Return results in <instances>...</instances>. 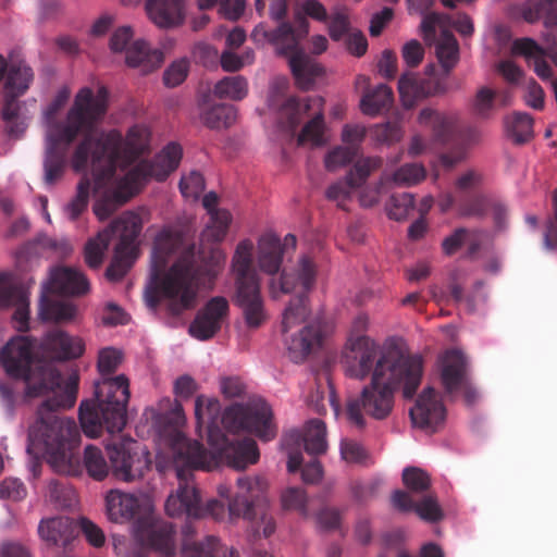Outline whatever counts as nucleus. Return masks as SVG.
Returning a JSON list of instances; mask_svg holds the SVG:
<instances>
[{"label": "nucleus", "mask_w": 557, "mask_h": 557, "mask_svg": "<svg viewBox=\"0 0 557 557\" xmlns=\"http://www.w3.org/2000/svg\"><path fill=\"white\" fill-rule=\"evenodd\" d=\"M82 471L86 469L88 475L96 481H102L109 474V466L102 450L95 446L88 445L84 449Z\"/></svg>", "instance_id": "obj_46"}, {"label": "nucleus", "mask_w": 557, "mask_h": 557, "mask_svg": "<svg viewBox=\"0 0 557 557\" xmlns=\"http://www.w3.org/2000/svg\"><path fill=\"white\" fill-rule=\"evenodd\" d=\"M453 26L460 35L467 37L473 33V23L467 14H458L453 17L443 13H430L426 14L421 23V29L425 39L434 38L436 28L448 29Z\"/></svg>", "instance_id": "obj_29"}, {"label": "nucleus", "mask_w": 557, "mask_h": 557, "mask_svg": "<svg viewBox=\"0 0 557 557\" xmlns=\"http://www.w3.org/2000/svg\"><path fill=\"white\" fill-rule=\"evenodd\" d=\"M403 482L413 493H423L431 486L430 475L418 467L405 468L403 471Z\"/></svg>", "instance_id": "obj_53"}, {"label": "nucleus", "mask_w": 557, "mask_h": 557, "mask_svg": "<svg viewBox=\"0 0 557 557\" xmlns=\"http://www.w3.org/2000/svg\"><path fill=\"white\" fill-rule=\"evenodd\" d=\"M42 287L60 295H82L88 292L89 282L79 270L60 267L51 271L49 281Z\"/></svg>", "instance_id": "obj_26"}, {"label": "nucleus", "mask_w": 557, "mask_h": 557, "mask_svg": "<svg viewBox=\"0 0 557 557\" xmlns=\"http://www.w3.org/2000/svg\"><path fill=\"white\" fill-rule=\"evenodd\" d=\"M505 131L509 139L517 145H522L533 137V119L524 112H515L505 119Z\"/></svg>", "instance_id": "obj_41"}, {"label": "nucleus", "mask_w": 557, "mask_h": 557, "mask_svg": "<svg viewBox=\"0 0 557 557\" xmlns=\"http://www.w3.org/2000/svg\"><path fill=\"white\" fill-rule=\"evenodd\" d=\"M111 242V232L103 230L95 238H90L84 248V259L90 269H98L103 261L104 252Z\"/></svg>", "instance_id": "obj_47"}, {"label": "nucleus", "mask_w": 557, "mask_h": 557, "mask_svg": "<svg viewBox=\"0 0 557 557\" xmlns=\"http://www.w3.org/2000/svg\"><path fill=\"white\" fill-rule=\"evenodd\" d=\"M203 207L210 214V224L207 225L202 232V238L213 243H219L224 239L232 216L227 210H218V196L215 193L205 195L202 199Z\"/></svg>", "instance_id": "obj_31"}, {"label": "nucleus", "mask_w": 557, "mask_h": 557, "mask_svg": "<svg viewBox=\"0 0 557 557\" xmlns=\"http://www.w3.org/2000/svg\"><path fill=\"white\" fill-rule=\"evenodd\" d=\"M182 156V147L170 143L152 160H143L133 166L126 173V181L133 183L138 191L151 178L162 182L178 168Z\"/></svg>", "instance_id": "obj_18"}, {"label": "nucleus", "mask_w": 557, "mask_h": 557, "mask_svg": "<svg viewBox=\"0 0 557 557\" xmlns=\"http://www.w3.org/2000/svg\"><path fill=\"white\" fill-rule=\"evenodd\" d=\"M237 112L233 104H202L200 108L202 124L212 129L227 128L235 122Z\"/></svg>", "instance_id": "obj_40"}, {"label": "nucleus", "mask_w": 557, "mask_h": 557, "mask_svg": "<svg viewBox=\"0 0 557 557\" xmlns=\"http://www.w3.org/2000/svg\"><path fill=\"white\" fill-rule=\"evenodd\" d=\"M412 423L425 431L435 432L446 416V410L432 387H426L419 395L416 405L410 409Z\"/></svg>", "instance_id": "obj_23"}, {"label": "nucleus", "mask_w": 557, "mask_h": 557, "mask_svg": "<svg viewBox=\"0 0 557 557\" xmlns=\"http://www.w3.org/2000/svg\"><path fill=\"white\" fill-rule=\"evenodd\" d=\"M282 504L285 509H293L300 512L301 516L308 517L307 496L302 488L289 487L282 494Z\"/></svg>", "instance_id": "obj_57"}, {"label": "nucleus", "mask_w": 557, "mask_h": 557, "mask_svg": "<svg viewBox=\"0 0 557 557\" xmlns=\"http://www.w3.org/2000/svg\"><path fill=\"white\" fill-rule=\"evenodd\" d=\"M326 323L315 319L304 326L296 335L287 341V351L292 361L302 362L314 349L322 345L326 334Z\"/></svg>", "instance_id": "obj_24"}, {"label": "nucleus", "mask_w": 557, "mask_h": 557, "mask_svg": "<svg viewBox=\"0 0 557 557\" xmlns=\"http://www.w3.org/2000/svg\"><path fill=\"white\" fill-rule=\"evenodd\" d=\"M137 257V249L115 246L111 263L106 270V276L110 281H120L128 272Z\"/></svg>", "instance_id": "obj_44"}, {"label": "nucleus", "mask_w": 557, "mask_h": 557, "mask_svg": "<svg viewBox=\"0 0 557 557\" xmlns=\"http://www.w3.org/2000/svg\"><path fill=\"white\" fill-rule=\"evenodd\" d=\"M393 102V91L385 84L368 90L361 98L360 107L364 114L374 116Z\"/></svg>", "instance_id": "obj_43"}, {"label": "nucleus", "mask_w": 557, "mask_h": 557, "mask_svg": "<svg viewBox=\"0 0 557 557\" xmlns=\"http://www.w3.org/2000/svg\"><path fill=\"white\" fill-rule=\"evenodd\" d=\"M496 92L488 87H481L473 100L472 112L480 119H488L495 109Z\"/></svg>", "instance_id": "obj_52"}, {"label": "nucleus", "mask_w": 557, "mask_h": 557, "mask_svg": "<svg viewBox=\"0 0 557 557\" xmlns=\"http://www.w3.org/2000/svg\"><path fill=\"white\" fill-rule=\"evenodd\" d=\"M107 515L112 522L133 519L139 509L138 498L120 491H110L106 497Z\"/></svg>", "instance_id": "obj_36"}, {"label": "nucleus", "mask_w": 557, "mask_h": 557, "mask_svg": "<svg viewBox=\"0 0 557 557\" xmlns=\"http://www.w3.org/2000/svg\"><path fill=\"white\" fill-rule=\"evenodd\" d=\"M78 525L89 545L95 548H100L104 545L106 535L99 525L85 517L79 519Z\"/></svg>", "instance_id": "obj_63"}, {"label": "nucleus", "mask_w": 557, "mask_h": 557, "mask_svg": "<svg viewBox=\"0 0 557 557\" xmlns=\"http://www.w3.org/2000/svg\"><path fill=\"white\" fill-rule=\"evenodd\" d=\"M511 51L516 55L524 57L529 62L533 61V69L541 79H549L553 76V69L545 60L546 50L534 39L529 37L515 39Z\"/></svg>", "instance_id": "obj_30"}, {"label": "nucleus", "mask_w": 557, "mask_h": 557, "mask_svg": "<svg viewBox=\"0 0 557 557\" xmlns=\"http://www.w3.org/2000/svg\"><path fill=\"white\" fill-rule=\"evenodd\" d=\"M182 156V147L170 143L152 160H143L133 166L126 173V181L133 183L138 191L151 178L162 182L178 168Z\"/></svg>", "instance_id": "obj_17"}, {"label": "nucleus", "mask_w": 557, "mask_h": 557, "mask_svg": "<svg viewBox=\"0 0 557 557\" xmlns=\"http://www.w3.org/2000/svg\"><path fill=\"white\" fill-rule=\"evenodd\" d=\"M90 163L95 182V191L99 193L102 189L104 190L103 195L94 203L92 210L99 220L104 221L109 219L121 206L135 196L138 193V189L133 186V183H128L126 181V174L120 180H116L114 174L106 185L98 187L96 182V172L91 160Z\"/></svg>", "instance_id": "obj_20"}, {"label": "nucleus", "mask_w": 557, "mask_h": 557, "mask_svg": "<svg viewBox=\"0 0 557 557\" xmlns=\"http://www.w3.org/2000/svg\"><path fill=\"white\" fill-rule=\"evenodd\" d=\"M143 228V220L139 214L126 211L112 222L107 230L113 235H119L120 240L116 245L136 249V239Z\"/></svg>", "instance_id": "obj_37"}, {"label": "nucleus", "mask_w": 557, "mask_h": 557, "mask_svg": "<svg viewBox=\"0 0 557 557\" xmlns=\"http://www.w3.org/2000/svg\"><path fill=\"white\" fill-rule=\"evenodd\" d=\"M79 377L73 372L64 387L44 400L28 432L27 451H42L52 469L71 476L82 475L81 458L76 453L81 433L76 422L58 413L59 409L72 408L77 399Z\"/></svg>", "instance_id": "obj_4"}, {"label": "nucleus", "mask_w": 557, "mask_h": 557, "mask_svg": "<svg viewBox=\"0 0 557 557\" xmlns=\"http://www.w3.org/2000/svg\"><path fill=\"white\" fill-rule=\"evenodd\" d=\"M283 246L278 236L272 233L262 235L258 242V264L267 274H276L283 261Z\"/></svg>", "instance_id": "obj_33"}, {"label": "nucleus", "mask_w": 557, "mask_h": 557, "mask_svg": "<svg viewBox=\"0 0 557 557\" xmlns=\"http://www.w3.org/2000/svg\"><path fill=\"white\" fill-rule=\"evenodd\" d=\"M382 164L383 161L379 157L359 159L345 177L355 189H358L367 182L371 173L380 169Z\"/></svg>", "instance_id": "obj_49"}, {"label": "nucleus", "mask_w": 557, "mask_h": 557, "mask_svg": "<svg viewBox=\"0 0 557 557\" xmlns=\"http://www.w3.org/2000/svg\"><path fill=\"white\" fill-rule=\"evenodd\" d=\"M228 314V302L224 297L211 298L199 310L189 325V334L199 341H208L221 330L223 321Z\"/></svg>", "instance_id": "obj_21"}, {"label": "nucleus", "mask_w": 557, "mask_h": 557, "mask_svg": "<svg viewBox=\"0 0 557 557\" xmlns=\"http://www.w3.org/2000/svg\"><path fill=\"white\" fill-rule=\"evenodd\" d=\"M0 307H14L13 320L20 332L29 329V293L21 284L11 280L8 274H0Z\"/></svg>", "instance_id": "obj_22"}, {"label": "nucleus", "mask_w": 557, "mask_h": 557, "mask_svg": "<svg viewBox=\"0 0 557 557\" xmlns=\"http://www.w3.org/2000/svg\"><path fill=\"white\" fill-rule=\"evenodd\" d=\"M40 349L51 361L35 360L34 342L28 336L13 337L0 351V362L5 372L26 382V394L29 397L63 388L61 372L52 361L79 358L85 351V344L81 337L53 327L46 332Z\"/></svg>", "instance_id": "obj_5"}, {"label": "nucleus", "mask_w": 557, "mask_h": 557, "mask_svg": "<svg viewBox=\"0 0 557 557\" xmlns=\"http://www.w3.org/2000/svg\"><path fill=\"white\" fill-rule=\"evenodd\" d=\"M221 416L220 401L214 397L197 396L195 400V418L199 428H206L208 442L215 436L222 438L223 426L233 433L246 431L255 434L261 441L269 442L276 436V425L273 422L271 407L262 399L228 406Z\"/></svg>", "instance_id": "obj_8"}, {"label": "nucleus", "mask_w": 557, "mask_h": 557, "mask_svg": "<svg viewBox=\"0 0 557 557\" xmlns=\"http://www.w3.org/2000/svg\"><path fill=\"white\" fill-rule=\"evenodd\" d=\"M163 59L162 51L150 49L144 40H136L126 49V64L139 69L143 74H149L160 67Z\"/></svg>", "instance_id": "obj_32"}, {"label": "nucleus", "mask_w": 557, "mask_h": 557, "mask_svg": "<svg viewBox=\"0 0 557 557\" xmlns=\"http://www.w3.org/2000/svg\"><path fill=\"white\" fill-rule=\"evenodd\" d=\"M253 244L242 240L235 250L232 269L235 276V304L242 309L249 327H259L267 319L258 274L252 267Z\"/></svg>", "instance_id": "obj_11"}, {"label": "nucleus", "mask_w": 557, "mask_h": 557, "mask_svg": "<svg viewBox=\"0 0 557 557\" xmlns=\"http://www.w3.org/2000/svg\"><path fill=\"white\" fill-rule=\"evenodd\" d=\"M315 276V263L310 257L302 256L294 272L284 271L278 278L271 280L270 290L273 297H277V292L288 294L299 288L298 295L290 300L284 311L282 321L284 333L307 319L309 314L307 293L313 287Z\"/></svg>", "instance_id": "obj_12"}, {"label": "nucleus", "mask_w": 557, "mask_h": 557, "mask_svg": "<svg viewBox=\"0 0 557 557\" xmlns=\"http://www.w3.org/2000/svg\"><path fill=\"white\" fill-rule=\"evenodd\" d=\"M199 274L195 245L186 243L181 231H161L153 244L147 305L154 309L162 300H166L168 309L173 315L193 308Z\"/></svg>", "instance_id": "obj_3"}, {"label": "nucleus", "mask_w": 557, "mask_h": 557, "mask_svg": "<svg viewBox=\"0 0 557 557\" xmlns=\"http://www.w3.org/2000/svg\"><path fill=\"white\" fill-rule=\"evenodd\" d=\"M174 530L171 524L151 525L147 532L148 544L165 557L174 555Z\"/></svg>", "instance_id": "obj_48"}, {"label": "nucleus", "mask_w": 557, "mask_h": 557, "mask_svg": "<svg viewBox=\"0 0 557 557\" xmlns=\"http://www.w3.org/2000/svg\"><path fill=\"white\" fill-rule=\"evenodd\" d=\"M404 132L398 122L376 124L372 128V137L379 144L392 145L403 138Z\"/></svg>", "instance_id": "obj_55"}, {"label": "nucleus", "mask_w": 557, "mask_h": 557, "mask_svg": "<svg viewBox=\"0 0 557 557\" xmlns=\"http://www.w3.org/2000/svg\"><path fill=\"white\" fill-rule=\"evenodd\" d=\"M436 57L446 75L456 66L459 60V46L457 39L449 29L441 32L436 44Z\"/></svg>", "instance_id": "obj_42"}, {"label": "nucleus", "mask_w": 557, "mask_h": 557, "mask_svg": "<svg viewBox=\"0 0 557 557\" xmlns=\"http://www.w3.org/2000/svg\"><path fill=\"white\" fill-rule=\"evenodd\" d=\"M122 358V352L113 347L99 351L97 368L103 377L95 383V398L84 400L79 406L81 426L89 437H99L103 430L119 433L126 425L131 396L128 379L124 374L107 377L117 370Z\"/></svg>", "instance_id": "obj_6"}, {"label": "nucleus", "mask_w": 557, "mask_h": 557, "mask_svg": "<svg viewBox=\"0 0 557 557\" xmlns=\"http://www.w3.org/2000/svg\"><path fill=\"white\" fill-rule=\"evenodd\" d=\"M38 534L49 545L66 546L74 537V527L66 517L42 519L38 525Z\"/></svg>", "instance_id": "obj_35"}, {"label": "nucleus", "mask_w": 557, "mask_h": 557, "mask_svg": "<svg viewBox=\"0 0 557 557\" xmlns=\"http://www.w3.org/2000/svg\"><path fill=\"white\" fill-rule=\"evenodd\" d=\"M5 72L3 94L24 95L34 78L33 70L26 63L18 61L7 63Z\"/></svg>", "instance_id": "obj_39"}, {"label": "nucleus", "mask_w": 557, "mask_h": 557, "mask_svg": "<svg viewBox=\"0 0 557 557\" xmlns=\"http://www.w3.org/2000/svg\"><path fill=\"white\" fill-rule=\"evenodd\" d=\"M197 531L193 522H186L182 528V557H219L224 548L218 537L206 536L205 541L198 542L194 537Z\"/></svg>", "instance_id": "obj_28"}, {"label": "nucleus", "mask_w": 557, "mask_h": 557, "mask_svg": "<svg viewBox=\"0 0 557 557\" xmlns=\"http://www.w3.org/2000/svg\"><path fill=\"white\" fill-rule=\"evenodd\" d=\"M418 122L422 126H426L432 129L435 141L443 145H448L454 141L456 126L453 117L431 108H424L419 113Z\"/></svg>", "instance_id": "obj_34"}, {"label": "nucleus", "mask_w": 557, "mask_h": 557, "mask_svg": "<svg viewBox=\"0 0 557 557\" xmlns=\"http://www.w3.org/2000/svg\"><path fill=\"white\" fill-rule=\"evenodd\" d=\"M189 63L186 59L174 61L164 72L163 82L168 87H176L182 84L188 74Z\"/></svg>", "instance_id": "obj_62"}, {"label": "nucleus", "mask_w": 557, "mask_h": 557, "mask_svg": "<svg viewBox=\"0 0 557 557\" xmlns=\"http://www.w3.org/2000/svg\"><path fill=\"white\" fill-rule=\"evenodd\" d=\"M398 90L406 107L413 106L416 99L424 94L413 73H405L400 76Z\"/></svg>", "instance_id": "obj_54"}, {"label": "nucleus", "mask_w": 557, "mask_h": 557, "mask_svg": "<svg viewBox=\"0 0 557 557\" xmlns=\"http://www.w3.org/2000/svg\"><path fill=\"white\" fill-rule=\"evenodd\" d=\"M114 476L124 482L140 479L149 469V453L134 440H123L107 447Z\"/></svg>", "instance_id": "obj_15"}, {"label": "nucleus", "mask_w": 557, "mask_h": 557, "mask_svg": "<svg viewBox=\"0 0 557 557\" xmlns=\"http://www.w3.org/2000/svg\"><path fill=\"white\" fill-rule=\"evenodd\" d=\"M237 493L228 502L230 517H243L249 521L260 519L263 536H271L275 532V522L272 516L267 512V499L264 496L267 482L259 476H239L237 479Z\"/></svg>", "instance_id": "obj_14"}, {"label": "nucleus", "mask_w": 557, "mask_h": 557, "mask_svg": "<svg viewBox=\"0 0 557 557\" xmlns=\"http://www.w3.org/2000/svg\"><path fill=\"white\" fill-rule=\"evenodd\" d=\"M146 11L159 28L177 27L184 21L182 0H148Z\"/></svg>", "instance_id": "obj_27"}, {"label": "nucleus", "mask_w": 557, "mask_h": 557, "mask_svg": "<svg viewBox=\"0 0 557 557\" xmlns=\"http://www.w3.org/2000/svg\"><path fill=\"white\" fill-rule=\"evenodd\" d=\"M414 208V197L410 193L393 194L386 203L389 219L403 221Z\"/></svg>", "instance_id": "obj_50"}, {"label": "nucleus", "mask_w": 557, "mask_h": 557, "mask_svg": "<svg viewBox=\"0 0 557 557\" xmlns=\"http://www.w3.org/2000/svg\"><path fill=\"white\" fill-rule=\"evenodd\" d=\"M467 368V358L458 349H449L441 358V381L445 392L451 395L461 391L466 404L472 406L479 399V393L469 381Z\"/></svg>", "instance_id": "obj_19"}, {"label": "nucleus", "mask_w": 557, "mask_h": 557, "mask_svg": "<svg viewBox=\"0 0 557 557\" xmlns=\"http://www.w3.org/2000/svg\"><path fill=\"white\" fill-rule=\"evenodd\" d=\"M205 189V178L197 171L182 176L180 181V190L185 198L197 199Z\"/></svg>", "instance_id": "obj_60"}, {"label": "nucleus", "mask_w": 557, "mask_h": 557, "mask_svg": "<svg viewBox=\"0 0 557 557\" xmlns=\"http://www.w3.org/2000/svg\"><path fill=\"white\" fill-rule=\"evenodd\" d=\"M60 296V294L51 293L49 288L42 287L38 308V318L42 322L64 324L76 318V306Z\"/></svg>", "instance_id": "obj_25"}, {"label": "nucleus", "mask_w": 557, "mask_h": 557, "mask_svg": "<svg viewBox=\"0 0 557 557\" xmlns=\"http://www.w3.org/2000/svg\"><path fill=\"white\" fill-rule=\"evenodd\" d=\"M221 440L208 442L212 451L208 450L200 442L187 438L182 432L173 430L168 438V448L156 457V468L165 473L173 469L178 487L165 502V511L170 517L188 518L212 517L220 520L225 515V506L218 499L202 503L197 487L193 484V471H210L218 467L220 461L235 470H244L249 465L259 460L260 454L257 443L252 438L230 441L222 432Z\"/></svg>", "instance_id": "obj_2"}, {"label": "nucleus", "mask_w": 557, "mask_h": 557, "mask_svg": "<svg viewBox=\"0 0 557 557\" xmlns=\"http://www.w3.org/2000/svg\"><path fill=\"white\" fill-rule=\"evenodd\" d=\"M395 349L401 357L393 366L386 364L384 375L393 372L409 371L411 380L417 381L423 359L419 355L410 354L405 347L396 343L385 346L383 349L364 334H350L343 354V364L347 375L354 379L363 380L370 374H374L377 363L387 355L388 351Z\"/></svg>", "instance_id": "obj_9"}, {"label": "nucleus", "mask_w": 557, "mask_h": 557, "mask_svg": "<svg viewBox=\"0 0 557 557\" xmlns=\"http://www.w3.org/2000/svg\"><path fill=\"white\" fill-rule=\"evenodd\" d=\"M305 117L308 121L298 135V145L309 143L313 147L325 144L324 99L319 96L297 98L289 97L281 108V119L294 132Z\"/></svg>", "instance_id": "obj_13"}, {"label": "nucleus", "mask_w": 557, "mask_h": 557, "mask_svg": "<svg viewBox=\"0 0 557 557\" xmlns=\"http://www.w3.org/2000/svg\"><path fill=\"white\" fill-rule=\"evenodd\" d=\"M414 511L421 519L429 522H436L443 518V511L437 503V498L432 494L425 495L417 503Z\"/></svg>", "instance_id": "obj_59"}, {"label": "nucleus", "mask_w": 557, "mask_h": 557, "mask_svg": "<svg viewBox=\"0 0 557 557\" xmlns=\"http://www.w3.org/2000/svg\"><path fill=\"white\" fill-rule=\"evenodd\" d=\"M493 200L483 196L469 198L461 205V213L467 216L483 218L490 212Z\"/></svg>", "instance_id": "obj_64"}, {"label": "nucleus", "mask_w": 557, "mask_h": 557, "mask_svg": "<svg viewBox=\"0 0 557 557\" xmlns=\"http://www.w3.org/2000/svg\"><path fill=\"white\" fill-rule=\"evenodd\" d=\"M213 94L220 99L243 100L248 95V82L242 75L226 76L214 85Z\"/></svg>", "instance_id": "obj_45"}, {"label": "nucleus", "mask_w": 557, "mask_h": 557, "mask_svg": "<svg viewBox=\"0 0 557 557\" xmlns=\"http://www.w3.org/2000/svg\"><path fill=\"white\" fill-rule=\"evenodd\" d=\"M108 96L104 86H100L96 94L88 87L82 88L75 96L65 122L50 125L44 160V180L47 185H53L63 176L70 147L78 135L83 139L73 152L71 165L75 172H84L91 160L98 187L106 185L115 174L123 147L132 158L146 151L149 136L144 126L131 127L125 140L117 131L99 135L96 133L98 123L107 112Z\"/></svg>", "instance_id": "obj_1"}, {"label": "nucleus", "mask_w": 557, "mask_h": 557, "mask_svg": "<svg viewBox=\"0 0 557 557\" xmlns=\"http://www.w3.org/2000/svg\"><path fill=\"white\" fill-rule=\"evenodd\" d=\"M355 190L345 177L330 185L325 191V197L331 201H336L339 208L345 209V202L351 198Z\"/></svg>", "instance_id": "obj_61"}, {"label": "nucleus", "mask_w": 557, "mask_h": 557, "mask_svg": "<svg viewBox=\"0 0 557 557\" xmlns=\"http://www.w3.org/2000/svg\"><path fill=\"white\" fill-rule=\"evenodd\" d=\"M90 181L82 177L77 184L75 197L67 203L65 210L71 220H76L86 209L89 202Z\"/></svg>", "instance_id": "obj_51"}, {"label": "nucleus", "mask_w": 557, "mask_h": 557, "mask_svg": "<svg viewBox=\"0 0 557 557\" xmlns=\"http://www.w3.org/2000/svg\"><path fill=\"white\" fill-rule=\"evenodd\" d=\"M20 96L3 94L2 120L5 124V132L11 136L17 138L24 133L27 127L28 116L23 111L20 101Z\"/></svg>", "instance_id": "obj_38"}, {"label": "nucleus", "mask_w": 557, "mask_h": 557, "mask_svg": "<svg viewBox=\"0 0 557 557\" xmlns=\"http://www.w3.org/2000/svg\"><path fill=\"white\" fill-rule=\"evenodd\" d=\"M283 444L288 449L287 470L295 473L302 463V455L299 450L301 445L311 456L322 455L326 451V425L322 420L312 419L306 424L302 433L297 430L286 433Z\"/></svg>", "instance_id": "obj_16"}, {"label": "nucleus", "mask_w": 557, "mask_h": 557, "mask_svg": "<svg viewBox=\"0 0 557 557\" xmlns=\"http://www.w3.org/2000/svg\"><path fill=\"white\" fill-rule=\"evenodd\" d=\"M308 34V23L300 21L296 30L289 23L282 22L275 29L268 30L263 23L258 24L251 39L256 42L268 40L276 48V53L288 60V65L296 85L302 90H309L315 79L322 75V66L308 55L300 47V40Z\"/></svg>", "instance_id": "obj_10"}, {"label": "nucleus", "mask_w": 557, "mask_h": 557, "mask_svg": "<svg viewBox=\"0 0 557 557\" xmlns=\"http://www.w3.org/2000/svg\"><path fill=\"white\" fill-rule=\"evenodd\" d=\"M356 157V150L354 148L337 146L327 152L324 164L326 170L335 171L350 163Z\"/></svg>", "instance_id": "obj_58"}, {"label": "nucleus", "mask_w": 557, "mask_h": 557, "mask_svg": "<svg viewBox=\"0 0 557 557\" xmlns=\"http://www.w3.org/2000/svg\"><path fill=\"white\" fill-rule=\"evenodd\" d=\"M401 356L395 350L387 352L385 357L377 363V369L371 377L370 384L364 386L357 397H351L346 403V416L350 424L358 429L367 425L366 416L374 420L387 419L395 405V392L401 387L403 396L410 399L414 396L420 386L423 363L418 373L417 381L411 380L409 371L393 372L384 375L386 364L393 367Z\"/></svg>", "instance_id": "obj_7"}, {"label": "nucleus", "mask_w": 557, "mask_h": 557, "mask_svg": "<svg viewBox=\"0 0 557 557\" xmlns=\"http://www.w3.org/2000/svg\"><path fill=\"white\" fill-rule=\"evenodd\" d=\"M425 177V169L418 163H407L397 169L393 174V181L397 185H413Z\"/></svg>", "instance_id": "obj_56"}]
</instances>
